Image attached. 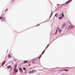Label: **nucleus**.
Masks as SVG:
<instances>
[{"mask_svg":"<svg viewBox=\"0 0 75 75\" xmlns=\"http://www.w3.org/2000/svg\"><path fill=\"white\" fill-rule=\"evenodd\" d=\"M59 31V32L60 33H61V30H59V29L58 28L56 30V32L55 34H56L57 33V31Z\"/></svg>","mask_w":75,"mask_h":75,"instance_id":"1","label":"nucleus"},{"mask_svg":"<svg viewBox=\"0 0 75 75\" xmlns=\"http://www.w3.org/2000/svg\"><path fill=\"white\" fill-rule=\"evenodd\" d=\"M73 27H74V26L72 25H70L68 27V28H72Z\"/></svg>","mask_w":75,"mask_h":75,"instance_id":"2","label":"nucleus"},{"mask_svg":"<svg viewBox=\"0 0 75 75\" xmlns=\"http://www.w3.org/2000/svg\"><path fill=\"white\" fill-rule=\"evenodd\" d=\"M36 72V71L35 70H33L32 71H29V74H31V73H34V72Z\"/></svg>","mask_w":75,"mask_h":75,"instance_id":"3","label":"nucleus"},{"mask_svg":"<svg viewBox=\"0 0 75 75\" xmlns=\"http://www.w3.org/2000/svg\"><path fill=\"white\" fill-rule=\"evenodd\" d=\"M72 1V0H69V1H68L66 3V4H68L69 3H70L71 1Z\"/></svg>","mask_w":75,"mask_h":75,"instance_id":"4","label":"nucleus"},{"mask_svg":"<svg viewBox=\"0 0 75 75\" xmlns=\"http://www.w3.org/2000/svg\"><path fill=\"white\" fill-rule=\"evenodd\" d=\"M66 25V24L65 23H63L62 27L63 28H64L65 27V26Z\"/></svg>","mask_w":75,"mask_h":75,"instance_id":"5","label":"nucleus"},{"mask_svg":"<svg viewBox=\"0 0 75 75\" xmlns=\"http://www.w3.org/2000/svg\"><path fill=\"white\" fill-rule=\"evenodd\" d=\"M53 15V13H52V11L51 14L50 15V18H51V17H52V16Z\"/></svg>","mask_w":75,"mask_h":75,"instance_id":"6","label":"nucleus"},{"mask_svg":"<svg viewBox=\"0 0 75 75\" xmlns=\"http://www.w3.org/2000/svg\"><path fill=\"white\" fill-rule=\"evenodd\" d=\"M19 69L20 70V71H21V72H23V69H21V68L20 67L19 68Z\"/></svg>","mask_w":75,"mask_h":75,"instance_id":"7","label":"nucleus"},{"mask_svg":"<svg viewBox=\"0 0 75 75\" xmlns=\"http://www.w3.org/2000/svg\"><path fill=\"white\" fill-rule=\"evenodd\" d=\"M14 71L16 72H18V70L17 69H14Z\"/></svg>","mask_w":75,"mask_h":75,"instance_id":"8","label":"nucleus"},{"mask_svg":"<svg viewBox=\"0 0 75 75\" xmlns=\"http://www.w3.org/2000/svg\"><path fill=\"white\" fill-rule=\"evenodd\" d=\"M3 19V18L2 17H0V20H2Z\"/></svg>","mask_w":75,"mask_h":75,"instance_id":"9","label":"nucleus"},{"mask_svg":"<svg viewBox=\"0 0 75 75\" xmlns=\"http://www.w3.org/2000/svg\"><path fill=\"white\" fill-rule=\"evenodd\" d=\"M11 66H8L7 67V68H8V69H9V68H11Z\"/></svg>","mask_w":75,"mask_h":75,"instance_id":"10","label":"nucleus"},{"mask_svg":"<svg viewBox=\"0 0 75 75\" xmlns=\"http://www.w3.org/2000/svg\"><path fill=\"white\" fill-rule=\"evenodd\" d=\"M55 16H56V17H58V14H57V13L55 15Z\"/></svg>","mask_w":75,"mask_h":75,"instance_id":"11","label":"nucleus"},{"mask_svg":"<svg viewBox=\"0 0 75 75\" xmlns=\"http://www.w3.org/2000/svg\"><path fill=\"white\" fill-rule=\"evenodd\" d=\"M62 18L61 17H59V20H61L62 19Z\"/></svg>","mask_w":75,"mask_h":75,"instance_id":"12","label":"nucleus"},{"mask_svg":"<svg viewBox=\"0 0 75 75\" xmlns=\"http://www.w3.org/2000/svg\"><path fill=\"white\" fill-rule=\"evenodd\" d=\"M62 17H64V13H62Z\"/></svg>","mask_w":75,"mask_h":75,"instance_id":"13","label":"nucleus"},{"mask_svg":"<svg viewBox=\"0 0 75 75\" xmlns=\"http://www.w3.org/2000/svg\"><path fill=\"white\" fill-rule=\"evenodd\" d=\"M6 63V62H4L2 64V65L3 66L4 65V64H5V63Z\"/></svg>","mask_w":75,"mask_h":75,"instance_id":"14","label":"nucleus"},{"mask_svg":"<svg viewBox=\"0 0 75 75\" xmlns=\"http://www.w3.org/2000/svg\"><path fill=\"white\" fill-rule=\"evenodd\" d=\"M65 71H66V72H67V71H68V70L65 69Z\"/></svg>","mask_w":75,"mask_h":75,"instance_id":"15","label":"nucleus"},{"mask_svg":"<svg viewBox=\"0 0 75 75\" xmlns=\"http://www.w3.org/2000/svg\"><path fill=\"white\" fill-rule=\"evenodd\" d=\"M27 61H25V62H24V63H27Z\"/></svg>","mask_w":75,"mask_h":75,"instance_id":"16","label":"nucleus"},{"mask_svg":"<svg viewBox=\"0 0 75 75\" xmlns=\"http://www.w3.org/2000/svg\"><path fill=\"white\" fill-rule=\"evenodd\" d=\"M8 10V9H6L5 11H7Z\"/></svg>","mask_w":75,"mask_h":75,"instance_id":"17","label":"nucleus"},{"mask_svg":"<svg viewBox=\"0 0 75 75\" xmlns=\"http://www.w3.org/2000/svg\"><path fill=\"white\" fill-rule=\"evenodd\" d=\"M40 25V24H39L38 25H37L36 26L37 27H38V26L39 25Z\"/></svg>","mask_w":75,"mask_h":75,"instance_id":"18","label":"nucleus"},{"mask_svg":"<svg viewBox=\"0 0 75 75\" xmlns=\"http://www.w3.org/2000/svg\"><path fill=\"white\" fill-rule=\"evenodd\" d=\"M23 70H25V68L24 67H23Z\"/></svg>","mask_w":75,"mask_h":75,"instance_id":"19","label":"nucleus"},{"mask_svg":"<svg viewBox=\"0 0 75 75\" xmlns=\"http://www.w3.org/2000/svg\"><path fill=\"white\" fill-rule=\"evenodd\" d=\"M9 56L10 57V58H11V56H10V55H9Z\"/></svg>","mask_w":75,"mask_h":75,"instance_id":"20","label":"nucleus"},{"mask_svg":"<svg viewBox=\"0 0 75 75\" xmlns=\"http://www.w3.org/2000/svg\"><path fill=\"white\" fill-rule=\"evenodd\" d=\"M44 52H45V51H44L43 52V53H44Z\"/></svg>","mask_w":75,"mask_h":75,"instance_id":"21","label":"nucleus"},{"mask_svg":"<svg viewBox=\"0 0 75 75\" xmlns=\"http://www.w3.org/2000/svg\"><path fill=\"white\" fill-rule=\"evenodd\" d=\"M43 54H44V53H42V55Z\"/></svg>","mask_w":75,"mask_h":75,"instance_id":"22","label":"nucleus"},{"mask_svg":"<svg viewBox=\"0 0 75 75\" xmlns=\"http://www.w3.org/2000/svg\"><path fill=\"white\" fill-rule=\"evenodd\" d=\"M40 57H41V56H40L39 58H40Z\"/></svg>","mask_w":75,"mask_h":75,"instance_id":"23","label":"nucleus"},{"mask_svg":"<svg viewBox=\"0 0 75 75\" xmlns=\"http://www.w3.org/2000/svg\"><path fill=\"white\" fill-rule=\"evenodd\" d=\"M14 0H12V1H14Z\"/></svg>","mask_w":75,"mask_h":75,"instance_id":"24","label":"nucleus"},{"mask_svg":"<svg viewBox=\"0 0 75 75\" xmlns=\"http://www.w3.org/2000/svg\"><path fill=\"white\" fill-rule=\"evenodd\" d=\"M69 23H70V22H69Z\"/></svg>","mask_w":75,"mask_h":75,"instance_id":"25","label":"nucleus"},{"mask_svg":"<svg viewBox=\"0 0 75 75\" xmlns=\"http://www.w3.org/2000/svg\"><path fill=\"white\" fill-rule=\"evenodd\" d=\"M17 67V66H16V67Z\"/></svg>","mask_w":75,"mask_h":75,"instance_id":"26","label":"nucleus"}]
</instances>
